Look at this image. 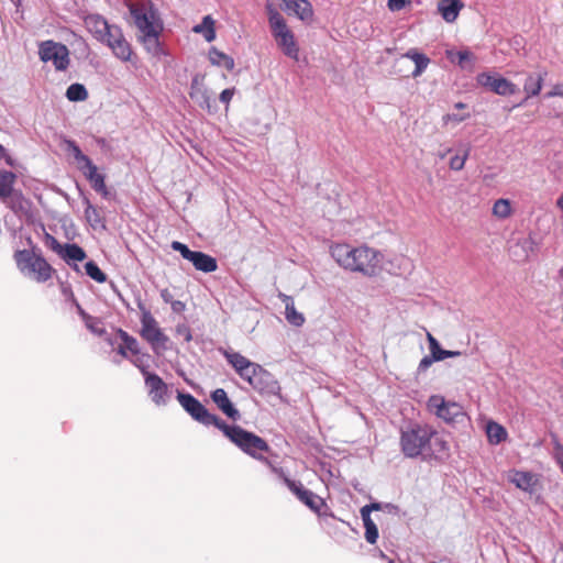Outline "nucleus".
I'll use <instances>...</instances> for the list:
<instances>
[{
  "mask_svg": "<svg viewBox=\"0 0 563 563\" xmlns=\"http://www.w3.org/2000/svg\"><path fill=\"white\" fill-rule=\"evenodd\" d=\"M400 450L408 459L443 460L449 455V442L429 424L409 423L400 429Z\"/></svg>",
  "mask_w": 563,
  "mask_h": 563,
  "instance_id": "nucleus-1",
  "label": "nucleus"
},
{
  "mask_svg": "<svg viewBox=\"0 0 563 563\" xmlns=\"http://www.w3.org/2000/svg\"><path fill=\"white\" fill-rule=\"evenodd\" d=\"M331 256L341 267L366 276L377 274L382 257L379 252L368 246L352 247L344 243L332 246Z\"/></svg>",
  "mask_w": 563,
  "mask_h": 563,
  "instance_id": "nucleus-2",
  "label": "nucleus"
},
{
  "mask_svg": "<svg viewBox=\"0 0 563 563\" xmlns=\"http://www.w3.org/2000/svg\"><path fill=\"white\" fill-rule=\"evenodd\" d=\"M218 429L243 453L257 461L263 462L266 459L264 454L271 452L268 443L263 438L240 426H231L222 420Z\"/></svg>",
  "mask_w": 563,
  "mask_h": 563,
  "instance_id": "nucleus-3",
  "label": "nucleus"
},
{
  "mask_svg": "<svg viewBox=\"0 0 563 563\" xmlns=\"http://www.w3.org/2000/svg\"><path fill=\"white\" fill-rule=\"evenodd\" d=\"M14 260L20 272L37 283L47 282L54 272L42 254L35 251L19 250L14 253Z\"/></svg>",
  "mask_w": 563,
  "mask_h": 563,
  "instance_id": "nucleus-4",
  "label": "nucleus"
},
{
  "mask_svg": "<svg viewBox=\"0 0 563 563\" xmlns=\"http://www.w3.org/2000/svg\"><path fill=\"white\" fill-rule=\"evenodd\" d=\"M137 307L142 311L140 334L151 345L153 352L159 356L169 350L170 340L142 301H139Z\"/></svg>",
  "mask_w": 563,
  "mask_h": 563,
  "instance_id": "nucleus-5",
  "label": "nucleus"
},
{
  "mask_svg": "<svg viewBox=\"0 0 563 563\" xmlns=\"http://www.w3.org/2000/svg\"><path fill=\"white\" fill-rule=\"evenodd\" d=\"M428 410L453 427L464 424L468 417L463 407L455 401H446L441 395H432L427 402Z\"/></svg>",
  "mask_w": 563,
  "mask_h": 563,
  "instance_id": "nucleus-6",
  "label": "nucleus"
},
{
  "mask_svg": "<svg viewBox=\"0 0 563 563\" xmlns=\"http://www.w3.org/2000/svg\"><path fill=\"white\" fill-rule=\"evenodd\" d=\"M177 400L185 411L197 422L206 427L214 426L216 428H219L222 419L209 412V410L191 394L178 390Z\"/></svg>",
  "mask_w": 563,
  "mask_h": 563,
  "instance_id": "nucleus-7",
  "label": "nucleus"
},
{
  "mask_svg": "<svg viewBox=\"0 0 563 563\" xmlns=\"http://www.w3.org/2000/svg\"><path fill=\"white\" fill-rule=\"evenodd\" d=\"M38 55L42 62H52L56 70H66L69 66V51L66 45L52 40L40 44Z\"/></svg>",
  "mask_w": 563,
  "mask_h": 563,
  "instance_id": "nucleus-8",
  "label": "nucleus"
},
{
  "mask_svg": "<svg viewBox=\"0 0 563 563\" xmlns=\"http://www.w3.org/2000/svg\"><path fill=\"white\" fill-rule=\"evenodd\" d=\"M253 382L251 384L252 388L256 390L263 397H277L282 401L284 398L282 396V387L279 382L275 378V376L265 369L262 365L258 367L256 374H253Z\"/></svg>",
  "mask_w": 563,
  "mask_h": 563,
  "instance_id": "nucleus-9",
  "label": "nucleus"
},
{
  "mask_svg": "<svg viewBox=\"0 0 563 563\" xmlns=\"http://www.w3.org/2000/svg\"><path fill=\"white\" fill-rule=\"evenodd\" d=\"M477 85L499 96H512L518 90L517 86L505 77L493 73H479L476 76Z\"/></svg>",
  "mask_w": 563,
  "mask_h": 563,
  "instance_id": "nucleus-10",
  "label": "nucleus"
},
{
  "mask_svg": "<svg viewBox=\"0 0 563 563\" xmlns=\"http://www.w3.org/2000/svg\"><path fill=\"white\" fill-rule=\"evenodd\" d=\"M271 32L284 55L298 60L299 47L294 33L288 29L287 24H276V27L271 29Z\"/></svg>",
  "mask_w": 563,
  "mask_h": 563,
  "instance_id": "nucleus-11",
  "label": "nucleus"
},
{
  "mask_svg": "<svg viewBox=\"0 0 563 563\" xmlns=\"http://www.w3.org/2000/svg\"><path fill=\"white\" fill-rule=\"evenodd\" d=\"M145 387L151 400L157 406L167 404L170 391L168 385L156 373H152L144 377Z\"/></svg>",
  "mask_w": 563,
  "mask_h": 563,
  "instance_id": "nucleus-12",
  "label": "nucleus"
},
{
  "mask_svg": "<svg viewBox=\"0 0 563 563\" xmlns=\"http://www.w3.org/2000/svg\"><path fill=\"white\" fill-rule=\"evenodd\" d=\"M130 13L134 20L135 26L141 34L158 30L159 26H163L161 23H154L155 12L153 10L147 12L145 8L132 5L130 8Z\"/></svg>",
  "mask_w": 563,
  "mask_h": 563,
  "instance_id": "nucleus-13",
  "label": "nucleus"
},
{
  "mask_svg": "<svg viewBox=\"0 0 563 563\" xmlns=\"http://www.w3.org/2000/svg\"><path fill=\"white\" fill-rule=\"evenodd\" d=\"M212 401L217 407L231 420L238 421L241 419L240 411L235 408L233 402L230 400L227 391L223 388L214 389L210 395Z\"/></svg>",
  "mask_w": 563,
  "mask_h": 563,
  "instance_id": "nucleus-14",
  "label": "nucleus"
},
{
  "mask_svg": "<svg viewBox=\"0 0 563 563\" xmlns=\"http://www.w3.org/2000/svg\"><path fill=\"white\" fill-rule=\"evenodd\" d=\"M283 10L288 14L296 15L299 20L306 21L312 18V5L308 0H280Z\"/></svg>",
  "mask_w": 563,
  "mask_h": 563,
  "instance_id": "nucleus-15",
  "label": "nucleus"
},
{
  "mask_svg": "<svg viewBox=\"0 0 563 563\" xmlns=\"http://www.w3.org/2000/svg\"><path fill=\"white\" fill-rule=\"evenodd\" d=\"M59 257L63 258L75 272L79 273L78 262L87 257L85 250L76 243H65Z\"/></svg>",
  "mask_w": 563,
  "mask_h": 563,
  "instance_id": "nucleus-16",
  "label": "nucleus"
},
{
  "mask_svg": "<svg viewBox=\"0 0 563 563\" xmlns=\"http://www.w3.org/2000/svg\"><path fill=\"white\" fill-rule=\"evenodd\" d=\"M162 30L163 26H159L158 30L145 32L139 35V41L144 45L147 53L157 57L166 55V52L159 42V34Z\"/></svg>",
  "mask_w": 563,
  "mask_h": 563,
  "instance_id": "nucleus-17",
  "label": "nucleus"
},
{
  "mask_svg": "<svg viewBox=\"0 0 563 563\" xmlns=\"http://www.w3.org/2000/svg\"><path fill=\"white\" fill-rule=\"evenodd\" d=\"M85 177L89 180L92 189L100 194L104 199L109 198V190L106 186L104 175L98 173L97 166L92 163L86 169L82 170Z\"/></svg>",
  "mask_w": 563,
  "mask_h": 563,
  "instance_id": "nucleus-18",
  "label": "nucleus"
},
{
  "mask_svg": "<svg viewBox=\"0 0 563 563\" xmlns=\"http://www.w3.org/2000/svg\"><path fill=\"white\" fill-rule=\"evenodd\" d=\"M85 25L89 33L99 42L103 37L104 32L110 23L100 14H88L84 19Z\"/></svg>",
  "mask_w": 563,
  "mask_h": 563,
  "instance_id": "nucleus-19",
  "label": "nucleus"
},
{
  "mask_svg": "<svg viewBox=\"0 0 563 563\" xmlns=\"http://www.w3.org/2000/svg\"><path fill=\"white\" fill-rule=\"evenodd\" d=\"M548 76L545 69H540L537 73L529 74L523 84V91L526 99L538 96L542 89L544 78Z\"/></svg>",
  "mask_w": 563,
  "mask_h": 563,
  "instance_id": "nucleus-20",
  "label": "nucleus"
},
{
  "mask_svg": "<svg viewBox=\"0 0 563 563\" xmlns=\"http://www.w3.org/2000/svg\"><path fill=\"white\" fill-rule=\"evenodd\" d=\"M463 7L464 3L461 0H440L438 2V11L448 23H452L457 19Z\"/></svg>",
  "mask_w": 563,
  "mask_h": 563,
  "instance_id": "nucleus-21",
  "label": "nucleus"
},
{
  "mask_svg": "<svg viewBox=\"0 0 563 563\" xmlns=\"http://www.w3.org/2000/svg\"><path fill=\"white\" fill-rule=\"evenodd\" d=\"M508 479L517 488L532 493L536 484L534 476L530 472L511 470L508 473Z\"/></svg>",
  "mask_w": 563,
  "mask_h": 563,
  "instance_id": "nucleus-22",
  "label": "nucleus"
},
{
  "mask_svg": "<svg viewBox=\"0 0 563 563\" xmlns=\"http://www.w3.org/2000/svg\"><path fill=\"white\" fill-rule=\"evenodd\" d=\"M299 501L307 506L311 511L321 515L323 508H328L324 499L305 487L299 495L296 496Z\"/></svg>",
  "mask_w": 563,
  "mask_h": 563,
  "instance_id": "nucleus-23",
  "label": "nucleus"
},
{
  "mask_svg": "<svg viewBox=\"0 0 563 563\" xmlns=\"http://www.w3.org/2000/svg\"><path fill=\"white\" fill-rule=\"evenodd\" d=\"M400 58H407L415 63V69L411 73L413 78L421 76L430 64V58L426 54L419 52L417 48L408 49L405 54L401 55Z\"/></svg>",
  "mask_w": 563,
  "mask_h": 563,
  "instance_id": "nucleus-24",
  "label": "nucleus"
},
{
  "mask_svg": "<svg viewBox=\"0 0 563 563\" xmlns=\"http://www.w3.org/2000/svg\"><path fill=\"white\" fill-rule=\"evenodd\" d=\"M189 262L197 271L203 273H212L218 268L217 260L201 251H195Z\"/></svg>",
  "mask_w": 563,
  "mask_h": 563,
  "instance_id": "nucleus-25",
  "label": "nucleus"
},
{
  "mask_svg": "<svg viewBox=\"0 0 563 563\" xmlns=\"http://www.w3.org/2000/svg\"><path fill=\"white\" fill-rule=\"evenodd\" d=\"M189 96L195 100L201 108H210V97L208 89L199 81V76L196 75L190 82Z\"/></svg>",
  "mask_w": 563,
  "mask_h": 563,
  "instance_id": "nucleus-26",
  "label": "nucleus"
},
{
  "mask_svg": "<svg viewBox=\"0 0 563 563\" xmlns=\"http://www.w3.org/2000/svg\"><path fill=\"white\" fill-rule=\"evenodd\" d=\"M82 201L86 205L85 218L89 225L95 230L106 229V220L101 216L100 210L90 202L88 197L84 196Z\"/></svg>",
  "mask_w": 563,
  "mask_h": 563,
  "instance_id": "nucleus-27",
  "label": "nucleus"
},
{
  "mask_svg": "<svg viewBox=\"0 0 563 563\" xmlns=\"http://www.w3.org/2000/svg\"><path fill=\"white\" fill-rule=\"evenodd\" d=\"M108 47L112 51L113 55L122 62L131 60L133 51L131 44L126 41L124 34L118 37Z\"/></svg>",
  "mask_w": 563,
  "mask_h": 563,
  "instance_id": "nucleus-28",
  "label": "nucleus"
},
{
  "mask_svg": "<svg viewBox=\"0 0 563 563\" xmlns=\"http://www.w3.org/2000/svg\"><path fill=\"white\" fill-rule=\"evenodd\" d=\"M208 58L213 66L223 67L229 71L234 69L235 63L233 57L219 51L214 46L209 49Z\"/></svg>",
  "mask_w": 563,
  "mask_h": 563,
  "instance_id": "nucleus-29",
  "label": "nucleus"
},
{
  "mask_svg": "<svg viewBox=\"0 0 563 563\" xmlns=\"http://www.w3.org/2000/svg\"><path fill=\"white\" fill-rule=\"evenodd\" d=\"M16 180V175L10 170H1L0 172V199L3 202L8 201V197L12 196V191L14 190V184Z\"/></svg>",
  "mask_w": 563,
  "mask_h": 563,
  "instance_id": "nucleus-30",
  "label": "nucleus"
},
{
  "mask_svg": "<svg viewBox=\"0 0 563 563\" xmlns=\"http://www.w3.org/2000/svg\"><path fill=\"white\" fill-rule=\"evenodd\" d=\"M192 32L202 34L207 42H212L216 38L214 20L211 15L202 18L201 23L192 27Z\"/></svg>",
  "mask_w": 563,
  "mask_h": 563,
  "instance_id": "nucleus-31",
  "label": "nucleus"
},
{
  "mask_svg": "<svg viewBox=\"0 0 563 563\" xmlns=\"http://www.w3.org/2000/svg\"><path fill=\"white\" fill-rule=\"evenodd\" d=\"M67 151L71 153L74 158L79 165V169L82 172L92 164V161L81 152L80 147L73 140H66Z\"/></svg>",
  "mask_w": 563,
  "mask_h": 563,
  "instance_id": "nucleus-32",
  "label": "nucleus"
},
{
  "mask_svg": "<svg viewBox=\"0 0 563 563\" xmlns=\"http://www.w3.org/2000/svg\"><path fill=\"white\" fill-rule=\"evenodd\" d=\"M486 434H487L489 442L494 443V444H499L503 441H505L507 438L506 429L501 424H499L495 421H489L487 423Z\"/></svg>",
  "mask_w": 563,
  "mask_h": 563,
  "instance_id": "nucleus-33",
  "label": "nucleus"
},
{
  "mask_svg": "<svg viewBox=\"0 0 563 563\" xmlns=\"http://www.w3.org/2000/svg\"><path fill=\"white\" fill-rule=\"evenodd\" d=\"M288 302L285 307V318L294 327H301L305 323V317L295 308L292 298H287Z\"/></svg>",
  "mask_w": 563,
  "mask_h": 563,
  "instance_id": "nucleus-34",
  "label": "nucleus"
},
{
  "mask_svg": "<svg viewBox=\"0 0 563 563\" xmlns=\"http://www.w3.org/2000/svg\"><path fill=\"white\" fill-rule=\"evenodd\" d=\"M65 96L69 101L80 102L88 98V90L82 84L74 82L68 86Z\"/></svg>",
  "mask_w": 563,
  "mask_h": 563,
  "instance_id": "nucleus-35",
  "label": "nucleus"
},
{
  "mask_svg": "<svg viewBox=\"0 0 563 563\" xmlns=\"http://www.w3.org/2000/svg\"><path fill=\"white\" fill-rule=\"evenodd\" d=\"M223 355L228 363L235 369L236 373L243 371L244 367L249 366L252 361L242 355L239 352H228L224 351Z\"/></svg>",
  "mask_w": 563,
  "mask_h": 563,
  "instance_id": "nucleus-36",
  "label": "nucleus"
},
{
  "mask_svg": "<svg viewBox=\"0 0 563 563\" xmlns=\"http://www.w3.org/2000/svg\"><path fill=\"white\" fill-rule=\"evenodd\" d=\"M427 339L429 342L430 355L433 357V360L437 362L445 360L448 350L442 349L439 341L431 333L427 334Z\"/></svg>",
  "mask_w": 563,
  "mask_h": 563,
  "instance_id": "nucleus-37",
  "label": "nucleus"
},
{
  "mask_svg": "<svg viewBox=\"0 0 563 563\" xmlns=\"http://www.w3.org/2000/svg\"><path fill=\"white\" fill-rule=\"evenodd\" d=\"M12 211H23L25 210L27 201L25 200L22 191L13 190L12 196L8 197V201L4 202Z\"/></svg>",
  "mask_w": 563,
  "mask_h": 563,
  "instance_id": "nucleus-38",
  "label": "nucleus"
},
{
  "mask_svg": "<svg viewBox=\"0 0 563 563\" xmlns=\"http://www.w3.org/2000/svg\"><path fill=\"white\" fill-rule=\"evenodd\" d=\"M117 333H118L119 338L122 340L123 344L129 350L131 355L140 354V351H141L140 343L134 336L130 335L126 331H124L122 329H118Z\"/></svg>",
  "mask_w": 563,
  "mask_h": 563,
  "instance_id": "nucleus-39",
  "label": "nucleus"
},
{
  "mask_svg": "<svg viewBox=\"0 0 563 563\" xmlns=\"http://www.w3.org/2000/svg\"><path fill=\"white\" fill-rule=\"evenodd\" d=\"M132 356H134V357L131 358L130 361L132 362V364L135 367H137L140 369L143 377H146V375L152 374L151 372H148V367H150L148 362L151 360V355L148 353H142L140 351V354H133Z\"/></svg>",
  "mask_w": 563,
  "mask_h": 563,
  "instance_id": "nucleus-40",
  "label": "nucleus"
},
{
  "mask_svg": "<svg viewBox=\"0 0 563 563\" xmlns=\"http://www.w3.org/2000/svg\"><path fill=\"white\" fill-rule=\"evenodd\" d=\"M86 274L97 283H104L107 280V275L103 273L98 264L95 261H88L85 264Z\"/></svg>",
  "mask_w": 563,
  "mask_h": 563,
  "instance_id": "nucleus-41",
  "label": "nucleus"
},
{
  "mask_svg": "<svg viewBox=\"0 0 563 563\" xmlns=\"http://www.w3.org/2000/svg\"><path fill=\"white\" fill-rule=\"evenodd\" d=\"M493 214L499 219H506L511 214V206L508 199L500 198L493 206Z\"/></svg>",
  "mask_w": 563,
  "mask_h": 563,
  "instance_id": "nucleus-42",
  "label": "nucleus"
},
{
  "mask_svg": "<svg viewBox=\"0 0 563 563\" xmlns=\"http://www.w3.org/2000/svg\"><path fill=\"white\" fill-rule=\"evenodd\" d=\"M462 155L456 154L450 158L449 166L452 170H461L463 169L465 162L470 155L471 146L470 144L465 145L462 151Z\"/></svg>",
  "mask_w": 563,
  "mask_h": 563,
  "instance_id": "nucleus-43",
  "label": "nucleus"
},
{
  "mask_svg": "<svg viewBox=\"0 0 563 563\" xmlns=\"http://www.w3.org/2000/svg\"><path fill=\"white\" fill-rule=\"evenodd\" d=\"M123 34L122 29L117 24H110L108 30L104 32L103 37L100 38V43L110 46L112 42H114L118 37Z\"/></svg>",
  "mask_w": 563,
  "mask_h": 563,
  "instance_id": "nucleus-44",
  "label": "nucleus"
},
{
  "mask_svg": "<svg viewBox=\"0 0 563 563\" xmlns=\"http://www.w3.org/2000/svg\"><path fill=\"white\" fill-rule=\"evenodd\" d=\"M448 57L451 62H456L462 68L466 67V62H471L473 59V55L468 51H457V52H448Z\"/></svg>",
  "mask_w": 563,
  "mask_h": 563,
  "instance_id": "nucleus-45",
  "label": "nucleus"
},
{
  "mask_svg": "<svg viewBox=\"0 0 563 563\" xmlns=\"http://www.w3.org/2000/svg\"><path fill=\"white\" fill-rule=\"evenodd\" d=\"M266 11L268 14V23L271 29L276 27V24L286 23L283 15L274 8L272 3L266 4Z\"/></svg>",
  "mask_w": 563,
  "mask_h": 563,
  "instance_id": "nucleus-46",
  "label": "nucleus"
},
{
  "mask_svg": "<svg viewBox=\"0 0 563 563\" xmlns=\"http://www.w3.org/2000/svg\"><path fill=\"white\" fill-rule=\"evenodd\" d=\"M258 367H261L260 364L251 362L249 366L244 367L243 371H240L238 374L243 380H246L251 385L254 377L253 374H256Z\"/></svg>",
  "mask_w": 563,
  "mask_h": 563,
  "instance_id": "nucleus-47",
  "label": "nucleus"
},
{
  "mask_svg": "<svg viewBox=\"0 0 563 563\" xmlns=\"http://www.w3.org/2000/svg\"><path fill=\"white\" fill-rule=\"evenodd\" d=\"M263 463H265L271 468L272 473L275 474L284 485L286 484V479L290 478L283 467L276 466L267 457L263 461Z\"/></svg>",
  "mask_w": 563,
  "mask_h": 563,
  "instance_id": "nucleus-48",
  "label": "nucleus"
},
{
  "mask_svg": "<svg viewBox=\"0 0 563 563\" xmlns=\"http://www.w3.org/2000/svg\"><path fill=\"white\" fill-rule=\"evenodd\" d=\"M170 246H172V249H173L174 251L179 252V253H180V255H181L185 260H187V261H190V258H191V256H192V254H194V252H195V251L190 250V249L188 247V245H186V244H184V243H181V242H179V241H173V242H172V244H170Z\"/></svg>",
  "mask_w": 563,
  "mask_h": 563,
  "instance_id": "nucleus-49",
  "label": "nucleus"
},
{
  "mask_svg": "<svg viewBox=\"0 0 563 563\" xmlns=\"http://www.w3.org/2000/svg\"><path fill=\"white\" fill-rule=\"evenodd\" d=\"M470 117H471L470 113H464V114L446 113L443 115L442 120H443L444 124H448L451 121L455 122V123H461V122L467 120Z\"/></svg>",
  "mask_w": 563,
  "mask_h": 563,
  "instance_id": "nucleus-50",
  "label": "nucleus"
},
{
  "mask_svg": "<svg viewBox=\"0 0 563 563\" xmlns=\"http://www.w3.org/2000/svg\"><path fill=\"white\" fill-rule=\"evenodd\" d=\"M285 486L295 495H299L302 489H305V486L300 481L295 479H286Z\"/></svg>",
  "mask_w": 563,
  "mask_h": 563,
  "instance_id": "nucleus-51",
  "label": "nucleus"
},
{
  "mask_svg": "<svg viewBox=\"0 0 563 563\" xmlns=\"http://www.w3.org/2000/svg\"><path fill=\"white\" fill-rule=\"evenodd\" d=\"M434 362L437 361L430 354L423 356L417 367V375L424 373Z\"/></svg>",
  "mask_w": 563,
  "mask_h": 563,
  "instance_id": "nucleus-52",
  "label": "nucleus"
},
{
  "mask_svg": "<svg viewBox=\"0 0 563 563\" xmlns=\"http://www.w3.org/2000/svg\"><path fill=\"white\" fill-rule=\"evenodd\" d=\"M176 333L183 336L186 342H190L192 340L191 330L186 324H178L176 327Z\"/></svg>",
  "mask_w": 563,
  "mask_h": 563,
  "instance_id": "nucleus-53",
  "label": "nucleus"
},
{
  "mask_svg": "<svg viewBox=\"0 0 563 563\" xmlns=\"http://www.w3.org/2000/svg\"><path fill=\"white\" fill-rule=\"evenodd\" d=\"M46 243L52 251H54L57 255L62 254V250L64 244H60L54 236L47 234Z\"/></svg>",
  "mask_w": 563,
  "mask_h": 563,
  "instance_id": "nucleus-54",
  "label": "nucleus"
},
{
  "mask_svg": "<svg viewBox=\"0 0 563 563\" xmlns=\"http://www.w3.org/2000/svg\"><path fill=\"white\" fill-rule=\"evenodd\" d=\"M562 97L563 98V84H556L552 89L544 93L545 99Z\"/></svg>",
  "mask_w": 563,
  "mask_h": 563,
  "instance_id": "nucleus-55",
  "label": "nucleus"
},
{
  "mask_svg": "<svg viewBox=\"0 0 563 563\" xmlns=\"http://www.w3.org/2000/svg\"><path fill=\"white\" fill-rule=\"evenodd\" d=\"M378 528L365 529V539L369 544H375L378 539Z\"/></svg>",
  "mask_w": 563,
  "mask_h": 563,
  "instance_id": "nucleus-56",
  "label": "nucleus"
},
{
  "mask_svg": "<svg viewBox=\"0 0 563 563\" xmlns=\"http://www.w3.org/2000/svg\"><path fill=\"white\" fill-rule=\"evenodd\" d=\"M234 91H235L234 88H227V89L222 90L219 96V100L222 103L228 106L234 95Z\"/></svg>",
  "mask_w": 563,
  "mask_h": 563,
  "instance_id": "nucleus-57",
  "label": "nucleus"
},
{
  "mask_svg": "<svg viewBox=\"0 0 563 563\" xmlns=\"http://www.w3.org/2000/svg\"><path fill=\"white\" fill-rule=\"evenodd\" d=\"M407 0H388L387 7L390 11H399L405 8Z\"/></svg>",
  "mask_w": 563,
  "mask_h": 563,
  "instance_id": "nucleus-58",
  "label": "nucleus"
},
{
  "mask_svg": "<svg viewBox=\"0 0 563 563\" xmlns=\"http://www.w3.org/2000/svg\"><path fill=\"white\" fill-rule=\"evenodd\" d=\"M161 297L166 303H170L174 300L172 292L167 288L161 290Z\"/></svg>",
  "mask_w": 563,
  "mask_h": 563,
  "instance_id": "nucleus-59",
  "label": "nucleus"
},
{
  "mask_svg": "<svg viewBox=\"0 0 563 563\" xmlns=\"http://www.w3.org/2000/svg\"><path fill=\"white\" fill-rule=\"evenodd\" d=\"M117 353L120 354L124 358L131 360L129 356L130 352L123 343L118 346Z\"/></svg>",
  "mask_w": 563,
  "mask_h": 563,
  "instance_id": "nucleus-60",
  "label": "nucleus"
},
{
  "mask_svg": "<svg viewBox=\"0 0 563 563\" xmlns=\"http://www.w3.org/2000/svg\"><path fill=\"white\" fill-rule=\"evenodd\" d=\"M361 516H362L363 523L366 522V521L373 520L372 517H371V511H369V509H367V507L363 506L361 508Z\"/></svg>",
  "mask_w": 563,
  "mask_h": 563,
  "instance_id": "nucleus-61",
  "label": "nucleus"
},
{
  "mask_svg": "<svg viewBox=\"0 0 563 563\" xmlns=\"http://www.w3.org/2000/svg\"><path fill=\"white\" fill-rule=\"evenodd\" d=\"M170 305H172V309H173L175 312H179V311L184 310V308H185V303H184V302H181V301H179V300H173V301L170 302Z\"/></svg>",
  "mask_w": 563,
  "mask_h": 563,
  "instance_id": "nucleus-62",
  "label": "nucleus"
},
{
  "mask_svg": "<svg viewBox=\"0 0 563 563\" xmlns=\"http://www.w3.org/2000/svg\"><path fill=\"white\" fill-rule=\"evenodd\" d=\"M364 507H367V509H369V511H377V510H382L383 507H384V504L382 503H371L368 505H365Z\"/></svg>",
  "mask_w": 563,
  "mask_h": 563,
  "instance_id": "nucleus-63",
  "label": "nucleus"
},
{
  "mask_svg": "<svg viewBox=\"0 0 563 563\" xmlns=\"http://www.w3.org/2000/svg\"><path fill=\"white\" fill-rule=\"evenodd\" d=\"M383 509H387L389 514H397L399 511V507L394 504H384Z\"/></svg>",
  "mask_w": 563,
  "mask_h": 563,
  "instance_id": "nucleus-64",
  "label": "nucleus"
}]
</instances>
